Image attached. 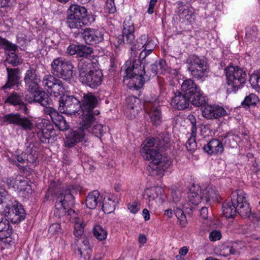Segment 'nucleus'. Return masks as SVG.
<instances>
[{"label":"nucleus","mask_w":260,"mask_h":260,"mask_svg":"<svg viewBox=\"0 0 260 260\" xmlns=\"http://www.w3.org/2000/svg\"><path fill=\"white\" fill-rule=\"evenodd\" d=\"M177 5V7L175 12L177 15L180 18L188 20L191 15V12L189 10L188 7L182 2H178Z\"/></svg>","instance_id":"e433bc0d"},{"label":"nucleus","mask_w":260,"mask_h":260,"mask_svg":"<svg viewBox=\"0 0 260 260\" xmlns=\"http://www.w3.org/2000/svg\"><path fill=\"white\" fill-rule=\"evenodd\" d=\"M91 60L90 59H83L79 61L78 65L79 70V78L80 81L83 77H84L89 71L91 66Z\"/></svg>","instance_id":"c9c22d12"},{"label":"nucleus","mask_w":260,"mask_h":260,"mask_svg":"<svg viewBox=\"0 0 260 260\" xmlns=\"http://www.w3.org/2000/svg\"><path fill=\"white\" fill-rule=\"evenodd\" d=\"M20 115L18 113H11L6 114L1 118V122L6 125L13 124L16 126Z\"/></svg>","instance_id":"79ce46f5"},{"label":"nucleus","mask_w":260,"mask_h":260,"mask_svg":"<svg viewBox=\"0 0 260 260\" xmlns=\"http://www.w3.org/2000/svg\"><path fill=\"white\" fill-rule=\"evenodd\" d=\"M174 214L179 221V224L182 227H185L187 224V220L185 214L183 210L178 207H174L173 209Z\"/></svg>","instance_id":"09e8293b"},{"label":"nucleus","mask_w":260,"mask_h":260,"mask_svg":"<svg viewBox=\"0 0 260 260\" xmlns=\"http://www.w3.org/2000/svg\"><path fill=\"white\" fill-rule=\"evenodd\" d=\"M7 82L3 86V88L5 89L7 88H11L14 86L18 84L20 77L18 75L19 70L18 68L10 69L7 68Z\"/></svg>","instance_id":"c756f323"},{"label":"nucleus","mask_w":260,"mask_h":260,"mask_svg":"<svg viewBox=\"0 0 260 260\" xmlns=\"http://www.w3.org/2000/svg\"><path fill=\"white\" fill-rule=\"evenodd\" d=\"M102 81L103 73L101 70H94L89 71V72L80 80L83 84L92 88H95L100 86Z\"/></svg>","instance_id":"a211bd4d"},{"label":"nucleus","mask_w":260,"mask_h":260,"mask_svg":"<svg viewBox=\"0 0 260 260\" xmlns=\"http://www.w3.org/2000/svg\"><path fill=\"white\" fill-rule=\"evenodd\" d=\"M31 92H34L33 101L45 107L43 111L46 108H53L50 106L52 105V100L46 92L39 89Z\"/></svg>","instance_id":"bb28decb"},{"label":"nucleus","mask_w":260,"mask_h":260,"mask_svg":"<svg viewBox=\"0 0 260 260\" xmlns=\"http://www.w3.org/2000/svg\"><path fill=\"white\" fill-rule=\"evenodd\" d=\"M61 229L60 227V224L58 223H52L48 229L49 233L52 235L58 234L59 233H61Z\"/></svg>","instance_id":"052dcab7"},{"label":"nucleus","mask_w":260,"mask_h":260,"mask_svg":"<svg viewBox=\"0 0 260 260\" xmlns=\"http://www.w3.org/2000/svg\"><path fill=\"white\" fill-rule=\"evenodd\" d=\"M142 155L144 159L151 161L147 170L151 176L161 178L163 176L162 171L158 167L161 163L162 155L158 150L146 149L142 151Z\"/></svg>","instance_id":"6e6552de"},{"label":"nucleus","mask_w":260,"mask_h":260,"mask_svg":"<svg viewBox=\"0 0 260 260\" xmlns=\"http://www.w3.org/2000/svg\"><path fill=\"white\" fill-rule=\"evenodd\" d=\"M85 225L82 222H76L74 225V235L76 237H81L84 233Z\"/></svg>","instance_id":"5fc2aeb1"},{"label":"nucleus","mask_w":260,"mask_h":260,"mask_svg":"<svg viewBox=\"0 0 260 260\" xmlns=\"http://www.w3.org/2000/svg\"><path fill=\"white\" fill-rule=\"evenodd\" d=\"M155 145H156L157 147V141L156 139L154 138H149L146 140L145 146L143 147L142 150H144L146 149H150V148Z\"/></svg>","instance_id":"e2e57ef3"},{"label":"nucleus","mask_w":260,"mask_h":260,"mask_svg":"<svg viewBox=\"0 0 260 260\" xmlns=\"http://www.w3.org/2000/svg\"><path fill=\"white\" fill-rule=\"evenodd\" d=\"M148 39L149 38L147 35H143L137 40L131 47L132 56L133 55L136 56L137 51L144 48Z\"/></svg>","instance_id":"473e14b6"},{"label":"nucleus","mask_w":260,"mask_h":260,"mask_svg":"<svg viewBox=\"0 0 260 260\" xmlns=\"http://www.w3.org/2000/svg\"><path fill=\"white\" fill-rule=\"evenodd\" d=\"M30 149H27L25 157V163L31 164L33 166L35 167L38 161H37L38 156L35 152L33 153V151H31L29 152Z\"/></svg>","instance_id":"3c124183"},{"label":"nucleus","mask_w":260,"mask_h":260,"mask_svg":"<svg viewBox=\"0 0 260 260\" xmlns=\"http://www.w3.org/2000/svg\"><path fill=\"white\" fill-rule=\"evenodd\" d=\"M56 81L50 89L48 90V91L50 92L51 95L57 98L63 93L65 88L60 80L58 79Z\"/></svg>","instance_id":"a19ab883"},{"label":"nucleus","mask_w":260,"mask_h":260,"mask_svg":"<svg viewBox=\"0 0 260 260\" xmlns=\"http://www.w3.org/2000/svg\"><path fill=\"white\" fill-rule=\"evenodd\" d=\"M3 214L12 223L17 224L25 218L26 213L22 204L14 200L6 205Z\"/></svg>","instance_id":"9d476101"},{"label":"nucleus","mask_w":260,"mask_h":260,"mask_svg":"<svg viewBox=\"0 0 260 260\" xmlns=\"http://www.w3.org/2000/svg\"><path fill=\"white\" fill-rule=\"evenodd\" d=\"M100 192L95 190L88 193L86 198L85 204L87 208L89 209H94L100 200H99Z\"/></svg>","instance_id":"2f4dec72"},{"label":"nucleus","mask_w":260,"mask_h":260,"mask_svg":"<svg viewBox=\"0 0 260 260\" xmlns=\"http://www.w3.org/2000/svg\"><path fill=\"white\" fill-rule=\"evenodd\" d=\"M0 48L5 50L6 62L11 64L13 67H17L22 63L23 59L18 54L19 50L17 45L0 37Z\"/></svg>","instance_id":"9b49d317"},{"label":"nucleus","mask_w":260,"mask_h":260,"mask_svg":"<svg viewBox=\"0 0 260 260\" xmlns=\"http://www.w3.org/2000/svg\"><path fill=\"white\" fill-rule=\"evenodd\" d=\"M68 16L83 19H87L89 23H91L94 20L93 16L87 15V9L79 5L72 4L67 11Z\"/></svg>","instance_id":"aec40b11"},{"label":"nucleus","mask_w":260,"mask_h":260,"mask_svg":"<svg viewBox=\"0 0 260 260\" xmlns=\"http://www.w3.org/2000/svg\"><path fill=\"white\" fill-rule=\"evenodd\" d=\"M82 244L85 246V248L78 247L77 250L78 254L80 255L81 258H89V252L91 251V249L89 246V242L87 239L83 240Z\"/></svg>","instance_id":"a18cd8bd"},{"label":"nucleus","mask_w":260,"mask_h":260,"mask_svg":"<svg viewBox=\"0 0 260 260\" xmlns=\"http://www.w3.org/2000/svg\"><path fill=\"white\" fill-rule=\"evenodd\" d=\"M202 195V201L203 204L210 205L212 202L216 201L218 199L219 195L218 190L216 188L209 184L202 189L201 191Z\"/></svg>","instance_id":"a878e982"},{"label":"nucleus","mask_w":260,"mask_h":260,"mask_svg":"<svg viewBox=\"0 0 260 260\" xmlns=\"http://www.w3.org/2000/svg\"><path fill=\"white\" fill-rule=\"evenodd\" d=\"M189 202L193 205L197 206L203 202L202 194L197 193H188V195Z\"/></svg>","instance_id":"864d4df0"},{"label":"nucleus","mask_w":260,"mask_h":260,"mask_svg":"<svg viewBox=\"0 0 260 260\" xmlns=\"http://www.w3.org/2000/svg\"><path fill=\"white\" fill-rule=\"evenodd\" d=\"M85 19L74 18L72 16H67L66 23L71 29H81L83 26L87 25L89 21H85Z\"/></svg>","instance_id":"f704fd0d"},{"label":"nucleus","mask_w":260,"mask_h":260,"mask_svg":"<svg viewBox=\"0 0 260 260\" xmlns=\"http://www.w3.org/2000/svg\"><path fill=\"white\" fill-rule=\"evenodd\" d=\"M203 149L205 152L210 155L218 154L223 152V146L222 142L217 139H213L205 145Z\"/></svg>","instance_id":"7c9ffc66"},{"label":"nucleus","mask_w":260,"mask_h":260,"mask_svg":"<svg viewBox=\"0 0 260 260\" xmlns=\"http://www.w3.org/2000/svg\"><path fill=\"white\" fill-rule=\"evenodd\" d=\"M146 105V111L148 113L151 122L154 125H159L162 121L161 111L159 102L157 101L156 98L154 97L152 100L148 98Z\"/></svg>","instance_id":"4468645a"},{"label":"nucleus","mask_w":260,"mask_h":260,"mask_svg":"<svg viewBox=\"0 0 260 260\" xmlns=\"http://www.w3.org/2000/svg\"><path fill=\"white\" fill-rule=\"evenodd\" d=\"M123 67L126 74L125 79L129 78V83L133 84L131 86L136 89L142 87L144 83L150 79V75L146 74L144 66L142 69L140 59H129Z\"/></svg>","instance_id":"f03ea898"},{"label":"nucleus","mask_w":260,"mask_h":260,"mask_svg":"<svg viewBox=\"0 0 260 260\" xmlns=\"http://www.w3.org/2000/svg\"><path fill=\"white\" fill-rule=\"evenodd\" d=\"M151 72L155 75L163 74L167 70L166 62L162 59L156 61L154 63L151 65Z\"/></svg>","instance_id":"58836bf2"},{"label":"nucleus","mask_w":260,"mask_h":260,"mask_svg":"<svg viewBox=\"0 0 260 260\" xmlns=\"http://www.w3.org/2000/svg\"><path fill=\"white\" fill-rule=\"evenodd\" d=\"M81 36L87 44L94 45L104 40V34L99 29L91 28L81 29Z\"/></svg>","instance_id":"dca6fc26"},{"label":"nucleus","mask_w":260,"mask_h":260,"mask_svg":"<svg viewBox=\"0 0 260 260\" xmlns=\"http://www.w3.org/2000/svg\"><path fill=\"white\" fill-rule=\"evenodd\" d=\"M16 126L24 131H30L34 128L33 120L29 117L20 115Z\"/></svg>","instance_id":"4c0bfd02"},{"label":"nucleus","mask_w":260,"mask_h":260,"mask_svg":"<svg viewBox=\"0 0 260 260\" xmlns=\"http://www.w3.org/2000/svg\"><path fill=\"white\" fill-rule=\"evenodd\" d=\"M90 126H91V125ZM103 126L102 124H96L94 125L92 127L90 126V128H89L90 132L89 133H91L94 135L96 137L101 138L103 134Z\"/></svg>","instance_id":"6e6d98bb"},{"label":"nucleus","mask_w":260,"mask_h":260,"mask_svg":"<svg viewBox=\"0 0 260 260\" xmlns=\"http://www.w3.org/2000/svg\"><path fill=\"white\" fill-rule=\"evenodd\" d=\"M249 82L253 87H258L260 88V70L251 75Z\"/></svg>","instance_id":"603ef678"},{"label":"nucleus","mask_w":260,"mask_h":260,"mask_svg":"<svg viewBox=\"0 0 260 260\" xmlns=\"http://www.w3.org/2000/svg\"><path fill=\"white\" fill-rule=\"evenodd\" d=\"M192 99L188 97L185 94H182L180 91H177L175 93L172 98L171 104L173 108L182 110L188 107L189 102L191 103Z\"/></svg>","instance_id":"b1692460"},{"label":"nucleus","mask_w":260,"mask_h":260,"mask_svg":"<svg viewBox=\"0 0 260 260\" xmlns=\"http://www.w3.org/2000/svg\"><path fill=\"white\" fill-rule=\"evenodd\" d=\"M181 90L185 95L192 99L191 103L196 107L202 106L208 101L207 98L203 95L199 86L190 79H186L181 84Z\"/></svg>","instance_id":"423d86ee"},{"label":"nucleus","mask_w":260,"mask_h":260,"mask_svg":"<svg viewBox=\"0 0 260 260\" xmlns=\"http://www.w3.org/2000/svg\"><path fill=\"white\" fill-rule=\"evenodd\" d=\"M92 53L93 49L91 47L87 46L83 44H79V47L76 55L78 57H84L86 58Z\"/></svg>","instance_id":"de8ad7c7"},{"label":"nucleus","mask_w":260,"mask_h":260,"mask_svg":"<svg viewBox=\"0 0 260 260\" xmlns=\"http://www.w3.org/2000/svg\"><path fill=\"white\" fill-rule=\"evenodd\" d=\"M58 102V110L60 112L69 115L78 113L80 118H82V114L85 111L87 113V117L94 116L93 109L98 104L97 99L92 93H83L81 99L75 95L63 94L59 98Z\"/></svg>","instance_id":"f257e3e1"},{"label":"nucleus","mask_w":260,"mask_h":260,"mask_svg":"<svg viewBox=\"0 0 260 260\" xmlns=\"http://www.w3.org/2000/svg\"><path fill=\"white\" fill-rule=\"evenodd\" d=\"M14 233L9 220L6 217L0 220V241L10 244L12 242V235Z\"/></svg>","instance_id":"412c9836"},{"label":"nucleus","mask_w":260,"mask_h":260,"mask_svg":"<svg viewBox=\"0 0 260 260\" xmlns=\"http://www.w3.org/2000/svg\"><path fill=\"white\" fill-rule=\"evenodd\" d=\"M258 102L259 99L256 94L250 93L245 96L241 105L243 107L248 108L250 106H255Z\"/></svg>","instance_id":"37998d69"},{"label":"nucleus","mask_w":260,"mask_h":260,"mask_svg":"<svg viewBox=\"0 0 260 260\" xmlns=\"http://www.w3.org/2000/svg\"><path fill=\"white\" fill-rule=\"evenodd\" d=\"M221 233L220 231L215 230L212 231L209 235V239L211 241H216L221 238Z\"/></svg>","instance_id":"0e129e2a"},{"label":"nucleus","mask_w":260,"mask_h":260,"mask_svg":"<svg viewBox=\"0 0 260 260\" xmlns=\"http://www.w3.org/2000/svg\"><path fill=\"white\" fill-rule=\"evenodd\" d=\"M26 152H22L20 153L16 152L15 154H12L11 156H7V160L13 165L19 167L20 164L24 165L25 164V157Z\"/></svg>","instance_id":"72a5a7b5"},{"label":"nucleus","mask_w":260,"mask_h":260,"mask_svg":"<svg viewBox=\"0 0 260 260\" xmlns=\"http://www.w3.org/2000/svg\"><path fill=\"white\" fill-rule=\"evenodd\" d=\"M236 198H234V204H237V213L241 217L247 218L251 214V208L246 198V194L242 190H236Z\"/></svg>","instance_id":"f8f14e48"},{"label":"nucleus","mask_w":260,"mask_h":260,"mask_svg":"<svg viewBox=\"0 0 260 260\" xmlns=\"http://www.w3.org/2000/svg\"><path fill=\"white\" fill-rule=\"evenodd\" d=\"M37 135L43 143H49L50 139L56 136L53 126L48 120H43L37 125Z\"/></svg>","instance_id":"ddd939ff"},{"label":"nucleus","mask_w":260,"mask_h":260,"mask_svg":"<svg viewBox=\"0 0 260 260\" xmlns=\"http://www.w3.org/2000/svg\"><path fill=\"white\" fill-rule=\"evenodd\" d=\"M227 79V92H236L245 83L247 74L238 66H229L224 70Z\"/></svg>","instance_id":"39448f33"},{"label":"nucleus","mask_w":260,"mask_h":260,"mask_svg":"<svg viewBox=\"0 0 260 260\" xmlns=\"http://www.w3.org/2000/svg\"><path fill=\"white\" fill-rule=\"evenodd\" d=\"M105 9L109 14H114L116 11L114 0H107Z\"/></svg>","instance_id":"bf43d9fd"},{"label":"nucleus","mask_w":260,"mask_h":260,"mask_svg":"<svg viewBox=\"0 0 260 260\" xmlns=\"http://www.w3.org/2000/svg\"><path fill=\"white\" fill-rule=\"evenodd\" d=\"M238 139L239 137L237 135L232 133H228L223 136L222 141H224L225 145L230 147L234 148L237 145V140Z\"/></svg>","instance_id":"49530a36"},{"label":"nucleus","mask_w":260,"mask_h":260,"mask_svg":"<svg viewBox=\"0 0 260 260\" xmlns=\"http://www.w3.org/2000/svg\"><path fill=\"white\" fill-rule=\"evenodd\" d=\"M118 203V199L115 195L111 193L107 194L102 202L103 212L106 214L113 212Z\"/></svg>","instance_id":"cd10ccee"},{"label":"nucleus","mask_w":260,"mask_h":260,"mask_svg":"<svg viewBox=\"0 0 260 260\" xmlns=\"http://www.w3.org/2000/svg\"><path fill=\"white\" fill-rule=\"evenodd\" d=\"M202 112L203 116L208 119H217L224 116L226 114L223 108L210 105H206Z\"/></svg>","instance_id":"4be33fe9"},{"label":"nucleus","mask_w":260,"mask_h":260,"mask_svg":"<svg viewBox=\"0 0 260 260\" xmlns=\"http://www.w3.org/2000/svg\"><path fill=\"white\" fill-rule=\"evenodd\" d=\"M236 198V190L232 192L230 200L225 201L222 204L223 214L226 218H234L237 214V204H234Z\"/></svg>","instance_id":"393cba45"},{"label":"nucleus","mask_w":260,"mask_h":260,"mask_svg":"<svg viewBox=\"0 0 260 260\" xmlns=\"http://www.w3.org/2000/svg\"><path fill=\"white\" fill-rule=\"evenodd\" d=\"M84 113L86 114L87 113L86 111L82 114L83 117L82 118H80L79 126L72 129L64 141V145L66 147L72 148L78 143L87 141L86 137L90 132L89 128L90 125L93 123L95 117L94 115L87 117Z\"/></svg>","instance_id":"7ed1b4c3"},{"label":"nucleus","mask_w":260,"mask_h":260,"mask_svg":"<svg viewBox=\"0 0 260 260\" xmlns=\"http://www.w3.org/2000/svg\"><path fill=\"white\" fill-rule=\"evenodd\" d=\"M92 232L94 237L99 241H103L107 238L108 232L106 229L100 224L94 225Z\"/></svg>","instance_id":"ea45409f"},{"label":"nucleus","mask_w":260,"mask_h":260,"mask_svg":"<svg viewBox=\"0 0 260 260\" xmlns=\"http://www.w3.org/2000/svg\"><path fill=\"white\" fill-rule=\"evenodd\" d=\"M142 49L143 50L139 54V58L138 59H140L141 62L142 61H144L145 62L148 61L146 58L152 52L150 51H148V50L145 49ZM130 59H134L132 58H131Z\"/></svg>","instance_id":"338daca9"},{"label":"nucleus","mask_w":260,"mask_h":260,"mask_svg":"<svg viewBox=\"0 0 260 260\" xmlns=\"http://www.w3.org/2000/svg\"><path fill=\"white\" fill-rule=\"evenodd\" d=\"M134 30V24L132 21H124L122 36L124 44H131L133 42L135 39Z\"/></svg>","instance_id":"c85d7f7f"},{"label":"nucleus","mask_w":260,"mask_h":260,"mask_svg":"<svg viewBox=\"0 0 260 260\" xmlns=\"http://www.w3.org/2000/svg\"><path fill=\"white\" fill-rule=\"evenodd\" d=\"M4 181V180H2ZM4 181L8 188L11 187L17 189L26 196L31 193V186L27 180H5Z\"/></svg>","instance_id":"6ab92c4d"},{"label":"nucleus","mask_w":260,"mask_h":260,"mask_svg":"<svg viewBox=\"0 0 260 260\" xmlns=\"http://www.w3.org/2000/svg\"><path fill=\"white\" fill-rule=\"evenodd\" d=\"M171 190L173 201L175 203H177L180 201L182 196V191L176 186H172Z\"/></svg>","instance_id":"4d7b16f0"},{"label":"nucleus","mask_w":260,"mask_h":260,"mask_svg":"<svg viewBox=\"0 0 260 260\" xmlns=\"http://www.w3.org/2000/svg\"><path fill=\"white\" fill-rule=\"evenodd\" d=\"M197 143L193 137H190L186 143V147L188 151L193 152L197 148Z\"/></svg>","instance_id":"13d9d810"},{"label":"nucleus","mask_w":260,"mask_h":260,"mask_svg":"<svg viewBox=\"0 0 260 260\" xmlns=\"http://www.w3.org/2000/svg\"><path fill=\"white\" fill-rule=\"evenodd\" d=\"M5 103L16 107V109L18 111H20L26 115H28L29 113V110L23 102L21 96L15 92L11 93L7 97Z\"/></svg>","instance_id":"5701e85b"},{"label":"nucleus","mask_w":260,"mask_h":260,"mask_svg":"<svg viewBox=\"0 0 260 260\" xmlns=\"http://www.w3.org/2000/svg\"><path fill=\"white\" fill-rule=\"evenodd\" d=\"M157 141V148L158 149H164L166 145L170 142V137L166 132H162L159 134L156 139Z\"/></svg>","instance_id":"c03bdc74"},{"label":"nucleus","mask_w":260,"mask_h":260,"mask_svg":"<svg viewBox=\"0 0 260 260\" xmlns=\"http://www.w3.org/2000/svg\"><path fill=\"white\" fill-rule=\"evenodd\" d=\"M44 113L49 115L52 121L60 131H66L69 129V125L62 115L60 114L54 108H46Z\"/></svg>","instance_id":"f3484780"},{"label":"nucleus","mask_w":260,"mask_h":260,"mask_svg":"<svg viewBox=\"0 0 260 260\" xmlns=\"http://www.w3.org/2000/svg\"><path fill=\"white\" fill-rule=\"evenodd\" d=\"M57 79L53 75H45L41 82H42L43 86L47 87L49 90Z\"/></svg>","instance_id":"8fccbe9b"},{"label":"nucleus","mask_w":260,"mask_h":260,"mask_svg":"<svg viewBox=\"0 0 260 260\" xmlns=\"http://www.w3.org/2000/svg\"><path fill=\"white\" fill-rule=\"evenodd\" d=\"M25 86L28 91H34L39 89L41 80L35 69L30 68L25 74L24 78Z\"/></svg>","instance_id":"2eb2a0df"},{"label":"nucleus","mask_w":260,"mask_h":260,"mask_svg":"<svg viewBox=\"0 0 260 260\" xmlns=\"http://www.w3.org/2000/svg\"><path fill=\"white\" fill-rule=\"evenodd\" d=\"M202 189L199 185L198 184H196L193 182L189 188V193H197L199 194V192H200L201 193Z\"/></svg>","instance_id":"774afa93"},{"label":"nucleus","mask_w":260,"mask_h":260,"mask_svg":"<svg viewBox=\"0 0 260 260\" xmlns=\"http://www.w3.org/2000/svg\"><path fill=\"white\" fill-rule=\"evenodd\" d=\"M188 70L192 78L197 80L204 81L208 77L209 70L204 58L193 55L187 60Z\"/></svg>","instance_id":"0eeeda50"},{"label":"nucleus","mask_w":260,"mask_h":260,"mask_svg":"<svg viewBox=\"0 0 260 260\" xmlns=\"http://www.w3.org/2000/svg\"><path fill=\"white\" fill-rule=\"evenodd\" d=\"M75 204V198L73 196L70 188H67L62 190L57 196L54 214L56 217L60 218L66 215L76 217L77 215L75 211L72 209Z\"/></svg>","instance_id":"20e7f679"},{"label":"nucleus","mask_w":260,"mask_h":260,"mask_svg":"<svg viewBox=\"0 0 260 260\" xmlns=\"http://www.w3.org/2000/svg\"><path fill=\"white\" fill-rule=\"evenodd\" d=\"M73 69L72 63L62 57L55 58L51 63V73L54 75L65 80L72 79Z\"/></svg>","instance_id":"1a4fd4ad"},{"label":"nucleus","mask_w":260,"mask_h":260,"mask_svg":"<svg viewBox=\"0 0 260 260\" xmlns=\"http://www.w3.org/2000/svg\"><path fill=\"white\" fill-rule=\"evenodd\" d=\"M140 203L138 201L130 202L127 204V209L133 214H136L140 210L139 206Z\"/></svg>","instance_id":"680f3d73"},{"label":"nucleus","mask_w":260,"mask_h":260,"mask_svg":"<svg viewBox=\"0 0 260 260\" xmlns=\"http://www.w3.org/2000/svg\"><path fill=\"white\" fill-rule=\"evenodd\" d=\"M79 47V44H72L67 48V52L71 55H76Z\"/></svg>","instance_id":"69168bd1"}]
</instances>
